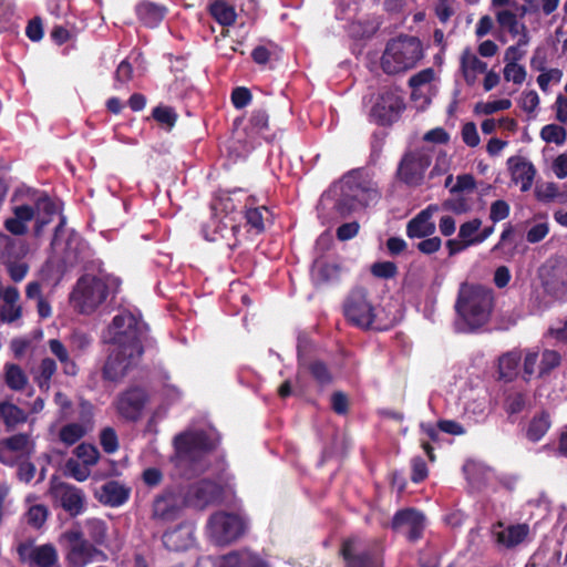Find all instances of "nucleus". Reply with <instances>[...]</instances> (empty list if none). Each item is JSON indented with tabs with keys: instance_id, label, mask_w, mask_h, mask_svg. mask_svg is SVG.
I'll return each instance as SVG.
<instances>
[{
	"instance_id": "f257e3e1",
	"label": "nucleus",
	"mask_w": 567,
	"mask_h": 567,
	"mask_svg": "<svg viewBox=\"0 0 567 567\" xmlns=\"http://www.w3.org/2000/svg\"><path fill=\"white\" fill-rule=\"evenodd\" d=\"M145 323L130 312L113 318L109 328L112 350L103 367V378L117 382L137 364L143 354L142 337Z\"/></svg>"
},
{
	"instance_id": "f03ea898",
	"label": "nucleus",
	"mask_w": 567,
	"mask_h": 567,
	"mask_svg": "<svg viewBox=\"0 0 567 567\" xmlns=\"http://www.w3.org/2000/svg\"><path fill=\"white\" fill-rule=\"evenodd\" d=\"M174 447L172 463L182 476L192 477L207 468L206 454L215 447V441L204 431L187 430L174 437Z\"/></svg>"
},
{
	"instance_id": "7ed1b4c3",
	"label": "nucleus",
	"mask_w": 567,
	"mask_h": 567,
	"mask_svg": "<svg viewBox=\"0 0 567 567\" xmlns=\"http://www.w3.org/2000/svg\"><path fill=\"white\" fill-rule=\"evenodd\" d=\"M494 308L493 290L473 284H462L458 289L455 309L466 331H475L485 326Z\"/></svg>"
},
{
	"instance_id": "20e7f679",
	"label": "nucleus",
	"mask_w": 567,
	"mask_h": 567,
	"mask_svg": "<svg viewBox=\"0 0 567 567\" xmlns=\"http://www.w3.org/2000/svg\"><path fill=\"white\" fill-rule=\"evenodd\" d=\"M340 192V197L334 205L340 217H347L361 207L377 203L381 197L378 184L361 172H352L343 176Z\"/></svg>"
},
{
	"instance_id": "39448f33",
	"label": "nucleus",
	"mask_w": 567,
	"mask_h": 567,
	"mask_svg": "<svg viewBox=\"0 0 567 567\" xmlns=\"http://www.w3.org/2000/svg\"><path fill=\"white\" fill-rule=\"evenodd\" d=\"M121 280L109 274L81 277L71 295V301L81 313H91L100 307L111 292H116Z\"/></svg>"
},
{
	"instance_id": "423d86ee",
	"label": "nucleus",
	"mask_w": 567,
	"mask_h": 567,
	"mask_svg": "<svg viewBox=\"0 0 567 567\" xmlns=\"http://www.w3.org/2000/svg\"><path fill=\"white\" fill-rule=\"evenodd\" d=\"M422 58L421 41L415 37L401 35L386 44L381 66L388 74H398L414 68Z\"/></svg>"
},
{
	"instance_id": "0eeeda50",
	"label": "nucleus",
	"mask_w": 567,
	"mask_h": 567,
	"mask_svg": "<svg viewBox=\"0 0 567 567\" xmlns=\"http://www.w3.org/2000/svg\"><path fill=\"white\" fill-rule=\"evenodd\" d=\"M433 148L420 146L408 150L396 169V177L408 186H420L425 177V173L432 163Z\"/></svg>"
},
{
	"instance_id": "6e6552de",
	"label": "nucleus",
	"mask_w": 567,
	"mask_h": 567,
	"mask_svg": "<svg viewBox=\"0 0 567 567\" xmlns=\"http://www.w3.org/2000/svg\"><path fill=\"white\" fill-rule=\"evenodd\" d=\"M61 538L68 543L66 560L73 567H84L94 560L104 561L107 559L105 553L85 539L79 528L64 532Z\"/></svg>"
},
{
	"instance_id": "1a4fd4ad",
	"label": "nucleus",
	"mask_w": 567,
	"mask_h": 567,
	"mask_svg": "<svg viewBox=\"0 0 567 567\" xmlns=\"http://www.w3.org/2000/svg\"><path fill=\"white\" fill-rule=\"evenodd\" d=\"M343 313L351 324L360 329H369L377 317L368 291L361 287L354 288L348 295L343 303Z\"/></svg>"
},
{
	"instance_id": "9d476101",
	"label": "nucleus",
	"mask_w": 567,
	"mask_h": 567,
	"mask_svg": "<svg viewBox=\"0 0 567 567\" xmlns=\"http://www.w3.org/2000/svg\"><path fill=\"white\" fill-rule=\"evenodd\" d=\"M245 522L236 514L217 512L207 523L209 537L217 545H227L238 539L245 532Z\"/></svg>"
},
{
	"instance_id": "9b49d317",
	"label": "nucleus",
	"mask_w": 567,
	"mask_h": 567,
	"mask_svg": "<svg viewBox=\"0 0 567 567\" xmlns=\"http://www.w3.org/2000/svg\"><path fill=\"white\" fill-rule=\"evenodd\" d=\"M35 452V442L29 433H18L0 440V463L14 466L29 460Z\"/></svg>"
},
{
	"instance_id": "f8f14e48",
	"label": "nucleus",
	"mask_w": 567,
	"mask_h": 567,
	"mask_svg": "<svg viewBox=\"0 0 567 567\" xmlns=\"http://www.w3.org/2000/svg\"><path fill=\"white\" fill-rule=\"evenodd\" d=\"M50 495L54 504L62 507L72 517L82 514L85 509V494L79 487L63 482L52 483Z\"/></svg>"
},
{
	"instance_id": "ddd939ff",
	"label": "nucleus",
	"mask_w": 567,
	"mask_h": 567,
	"mask_svg": "<svg viewBox=\"0 0 567 567\" xmlns=\"http://www.w3.org/2000/svg\"><path fill=\"white\" fill-rule=\"evenodd\" d=\"M403 110L402 96L396 91L386 90L379 95L371 109L370 116L380 125H389L400 117Z\"/></svg>"
},
{
	"instance_id": "4468645a",
	"label": "nucleus",
	"mask_w": 567,
	"mask_h": 567,
	"mask_svg": "<svg viewBox=\"0 0 567 567\" xmlns=\"http://www.w3.org/2000/svg\"><path fill=\"white\" fill-rule=\"evenodd\" d=\"M148 401L146 392L141 388H131L120 393L114 401V406L120 416L127 421L141 419L143 410Z\"/></svg>"
},
{
	"instance_id": "2eb2a0df",
	"label": "nucleus",
	"mask_w": 567,
	"mask_h": 567,
	"mask_svg": "<svg viewBox=\"0 0 567 567\" xmlns=\"http://www.w3.org/2000/svg\"><path fill=\"white\" fill-rule=\"evenodd\" d=\"M539 277L545 290L555 296H561L567 289V266L563 264H545L539 269Z\"/></svg>"
},
{
	"instance_id": "dca6fc26",
	"label": "nucleus",
	"mask_w": 567,
	"mask_h": 567,
	"mask_svg": "<svg viewBox=\"0 0 567 567\" xmlns=\"http://www.w3.org/2000/svg\"><path fill=\"white\" fill-rule=\"evenodd\" d=\"M183 507V501L173 491H165L155 497L152 507V518L159 522H171L177 518Z\"/></svg>"
},
{
	"instance_id": "f3484780",
	"label": "nucleus",
	"mask_w": 567,
	"mask_h": 567,
	"mask_svg": "<svg viewBox=\"0 0 567 567\" xmlns=\"http://www.w3.org/2000/svg\"><path fill=\"white\" fill-rule=\"evenodd\" d=\"M239 226L231 219L218 220L214 218L204 229V236L208 241H224L228 248H234L238 244L237 233Z\"/></svg>"
},
{
	"instance_id": "a211bd4d",
	"label": "nucleus",
	"mask_w": 567,
	"mask_h": 567,
	"mask_svg": "<svg viewBox=\"0 0 567 567\" xmlns=\"http://www.w3.org/2000/svg\"><path fill=\"white\" fill-rule=\"evenodd\" d=\"M221 497V487L212 481H200L189 486L186 502L199 508L215 503Z\"/></svg>"
},
{
	"instance_id": "6ab92c4d",
	"label": "nucleus",
	"mask_w": 567,
	"mask_h": 567,
	"mask_svg": "<svg viewBox=\"0 0 567 567\" xmlns=\"http://www.w3.org/2000/svg\"><path fill=\"white\" fill-rule=\"evenodd\" d=\"M440 212V206L431 204L417 213L406 224V235L409 238H425L435 233L436 226L432 220L434 214Z\"/></svg>"
},
{
	"instance_id": "aec40b11",
	"label": "nucleus",
	"mask_w": 567,
	"mask_h": 567,
	"mask_svg": "<svg viewBox=\"0 0 567 567\" xmlns=\"http://www.w3.org/2000/svg\"><path fill=\"white\" fill-rule=\"evenodd\" d=\"M394 529H404L410 540H416L421 537L425 527V517L421 512L408 508L398 512L392 520Z\"/></svg>"
},
{
	"instance_id": "412c9836",
	"label": "nucleus",
	"mask_w": 567,
	"mask_h": 567,
	"mask_svg": "<svg viewBox=\"0 0 567 567\" xmlns=\"http://www.w3.org/2000/svg\"><path fill=\"white\" fill-rule=\"evenodd\" d=\"M347 567H380L378 560L364 550L359 538L346 540L341 549Z\"/></svg>"
},
{
	"instance_id": "4be33fe9",
	"label": "nucleus",
	"mask_w": 567,
	"mask_h": 567,
	"mask_svg": "<svg viewBox=\"0 0 567 567\" xmlns=\"http://www.w3.org/2000/svg\"><path fill=\"white\" fill-rule=\"evenodd\" d=\"M507 165L512 181L520 185L522 192L529 190L536 175L533 163L522 156H512L507 159Z\"/></svg>"
},
{
	"instance_id": "5701e85b",
	"label": "nucleus",
	"mask_w": 567,
	"mask_h": 567,
	"mask_svg": "<svg viewBox=\"0 0 567 567\" xmlns=\"http://www.w3.org/2000/svg\"><path fill=\"white\" fill-rule=\"evenodd\" d=\"M3 305L0 310V319L3 322L12 323L22 316V308L19 305L20 292L16 287H7L2 291Z\"/></svg>"
},
{
	"instance_id": "b1692460",
	"label": "nucleus",
	"mask_w": 567,
	"mask_h": 567,
	"mask_svg": "<svg viewBox=\"0 0 567 567\" xmlns=\"http://www.w3.org/2000/svg\"><path fill=\"white\" fill-rule=\"evenodd\" d=\"M130 496V488L125 485L116 482L110 481L102 485L99 497L103 504L116 507L124 504Z\"/></svg>"
},
{
	"instance_id": "393cba45",
	"label": "nucleus",
	"mask_w": 567,
	"mask_h": 567,
	"mask_svg": "<svg viewBox=\"0 0 567 567\" xmlns=\"http://www.w3.org/2000/svg\"><path fill=\"white\" fill-rule=\"evenodd\" d=\"M461 68L467 84L473 85L478 74L486 72L487 64L471 50L465 49L461 56Z\"/></svg>"
},
{
	"instance_id": "a878e982",
	"label": "nucleus",
	"mask_w": 567,
	"mask_h": 567,
	"mask_svg": "<svg viewBox=\"0 0 567 567\" xmlns=\"http://www.w3.org/2000/svg\"><path fill=\"white\" fill-rule=\"evenodd\" d=\"M135 10L140 21L150 28L158 25L166 14L164 6L151 1L140 2Z\"/></svg>"
},
{
	"instance_id": "bb28decb",
	"label": "nucleus",
	"mask_w": 567,
	"mask_h": 567,
	"mask_svg": "<svg viewBox=\"0 0 567 567\" xmlns=\"http://www.w3.org/2000/svg\"><path fill=\"white\" fill-rule=\"evenodd\" d=\"M529 535V526L527 524L509 525L497 533V542L507 548L522 544Z\"/></svg>"
},
{
	"instance_id": "cd10ccee",
	"label": "nucleus",
	"mask_w": 567,
	"mask_h": 567,
	"mask_svg": "<svg viewBox=\"0 0 567 567\" xmlns=\"http://www.w3.org/2000/svg\"><path fill=\"white\" fill-rule=\"evenodd\" d=\"M164 546L174 551L186 549L193 542L192 533L188 528L178 526L163 535Z\"/></svg>"
},
{
	"instance_id": "c85d7f7f",
	"label": "nucleus",
	"mask_w": 567,
	"mask_h": 567,
	"mask_svg": "<svg viewBox=\"0 0 567 567\" xmlns=\"http://www.w3.org/2000/svg\"><path fill=\"white\" fill-rule=\"evenodd\" d=\"M0 416L9 431L16 429L19 424H22L28 420L27 413L9 401L0 403Z\"/></svg>"
},
{
	"instance_id": "c756f323",
	"label": "nucleus",
	"mask_w": 567,
	"mask_h": 567,
	"mask_svg": "<svg viewBox=\"0 0 567 567\" xmlns=\"http://www.w3.org/2000/svg\"><path fill=\"white\" fill-rule=\"evenodd\" d=\"M29 561L39 567H52L58 561L56 549L51 544L34 547L30 550Z\"/></svg>"
},
{
	"instance_id": "7c9ffc66",
	"label": "nucleus",
	"mask_w": 567,
	"mask_h": 567,
	"mask_svg": "<svg viewBox=\"0 0 567 567\" xmlns=\"http://www.w3.org/2000/svg\"><path fill=\"white\" fill-rule=\"evenodd\" d=\"M89 431L90 426L85 422L68 423L60 429L59 439L63 444L71 446L84 437Z\"/></svg>"
},
{
	"instance_id": "2f4dec72",
	"label": "nucleus",
	"mask_w": 567,
	"mask_h": 567,
	"mask_svg": "<svg viewBox=\"0 0 567 567\" xmlns=\"http://www.w3.org/2000/svg\"><path fill=\"white\" fill-rule=\"evenodd\" d=\"M496 21L514 37L519 35L520 38L523 34H528L527 27L520 23L516 13L511 10H499L496 13Z\"/></svg>"
},
{
	"instance_id": "473e14b6",
	"label": "nucleus",
	"mask_w": 567,
	"mask_h": 567,
	"mask_svg": "<svg viewBox=\"0 0 567 567\" xmlns=\"http://www.w3.org/2000/svg\"><path fill=\"white\" fill-rule=\"evenodd\" d=\"M247 224L257 233L266 228V224L271 221V213L266 206L249 207L246 209Z\"/></svg>"
},
{
	"instance_id": "72a5a7b5",
	"label": "nucleus",
	"mask_w": 567,
	"mask_h": 567,
	"mask_svg": "<svg viewBox=\"0 0 567 567\" xmlns=\"http://www.w3.org/2000/svg\"><path fill=\"white\" fill-rule=\"evenodd\" d=\"M550 427V417L547 412L535 415L527 427L526 436L532 442H538Z\"/></svg>"
},
{
	"instance_id": "f704fd0d",
	"label": "nucleus",
	"mask_w": 567,
	"mask_h": 567,
	"mask_svg": "<svg viewBox=\"0 0 567 567\" xmlns=\"http://www.w3.org/2000/svg\"><path fill=\"white\" fill-rule=\"evenodd\" d=\"M522 360L520 351L514 350L503 354L498 360V370L501 378L512 380L516 373Z\"/></svg>"
},
{
	"instance_id": "c9c22d12",
	"label": "nucleus",
	"mask_w": 567,
	"mask_h": 567,
	"mask_svg": "<svg viewBox=\"0 0 567 567\" xmlns=\"http://www.w3.org/2000/svg\"><path fill=\"white\" fill-rule=\"evenodd\" d=\"M6 384L13 391H22L28 384V377L23 370L14 363H7L4 367Z\"/></svg>"
},
{
	"instance_id": "e433bc0d",
	"label": "nucleus",
	"mask_w": 567,
	"mask_h": 567,
	"mask_svg": "<svg viewBox=\"0 0 567 567\" xmlns=\"http://www.w3.org/2000/svg\"><path fill=\"white\" fill-rule=\"evenodd\" d=\"M56 363L53 359L44 358L41 360L34 375V379L40 389L48 390L50 388V382L56 372Z\"/></svg>"
},
{
	"instance_id": "4c0bfd02",
	"label": "nucleus",
	"mask_w": 567,
	"mask_h": 567,
	"mask_svg": "<svg viewBox=\"0 0 567 567\" xmlns=\"http://www.w3.org/2000/svg\"><path fill=\"white\" fill-rule=\"evenodd\" d=\"M210 13L223 25H231L236 20L235 9L224 1L214 2Z\"/></svg>"
},
{
	"instance_id": "58836bf2",
	"label": "nucleus",
	"mask_w": 567,
	"mask_h": 567,
	"mask_svg": "<svg viewBox=\"0 0 567 567\" xmlns=\"http://www.w3.org/2000/svg\"><path fill=\"white\" fill-rule=\"evenodd\" d=\"M481 227L482 220L478 218L465 221L460 226L458 238L468 246L478 244L477 238Z\"/></svg>"
},
{
	"instance_id": "ea45409f",
	"label": "nucleus",
	"mask_w": 567,
	"mask_h": 567,
	"mask_svg": "<svg viewBox=\"0 0 567 567\" xmlns=\"http://www.w3.org/2000/svg\"><path fill=\"white\" fill-rule=\"evenodd\" d=\"M530 41L529 34H523L516 44L508 47L504 53V62L505 63H518L525 54V48L528 45Z\"/></svg>"
},
{
	"instance_id": "a19ab883",
	"label": "nucleus",
	"mask_w": 567,
	"mask_h": 567,
	"mask_svg": "<svg viewBox=\"0 0 567 567\" xmlns=\"http://www.w3.org/2000/svg\"><path fill=\"white\" fill-rule=\"evenodd\" d=\"M74 454L89 467L94 466L100 460L99 450L94 445L87 443H81L78 445L74 450Z\"/></svg>"
},
{
	"instance_id": "79ce46f5",
	"label": "nucleus",
	"mask_w": 567,
	"mask_h": 567,
	"mask_svg": "<svg viewBox=\"0 0 567 567\" xmlns=\"http://www.w3.org/2000/svg\"><path fill=\"white\" fill-rule=\"evenodd\" d=\"M434 79V70L424 69L410 78L409 84L412 87L411 97L416 100V93L425 85L430 84Z\"/></svg>"
},
{
	"instance_id": "37998d69",
	"label": "nucleus",
	"mask_w": 567,
	"mask_h": 567,
	"mask_svg": "<svg viewBox=\"0 0 567 567\" xmlns=\"http://www.w3.org/2000/svg\"><path fill=\"white\" fill-rule=\"evenodd\" d=\"M560 364V354L555 350H545L538 364V375L544 377Z\"/></svg>"
},
{
	"instance_id": "c03bdc74",
	"label": "nucleus",
	"mask_w": 567,
	"mask_h": 567,
	"mask_svg": "<svg viewBox=\"0 0 567 567\" xmlns=\"http://www.w3.org/2000/svg\"><path fill=\"white\" fill-rule=\"evenodd\" d=\"M566 130L556 124H548L542 128L540 136L547 143L561 145L566 141Z\"/></svg>"
},
{
	"instance_id": "a18cd8bd",
	"label": "nucleus",
	"mask_w": 567,
	"mask_h": 567,
	"mask_svg": "<svg viewBox=\"0 0 567 567\" xmlns=\"http://www.w3.org/2000/svg\"><path fill=\"white\" fill-rule=\"evenodd\" d=\"M85 527L92 540L95 544H103L106 539V525L102 519L90 518L85 522Z\"/></svg>"
},
{
	"instance_id": "49530a36",
	"label": "nucleus",
	"mask_w": 567,
	"mask_h": 567,
	"mask_svg": "<svg viewBox=\"0 0 567 567\" xmlns=\"http://www.w3.org/2000/svg\"><path fill=\"white\" fill-rule=\"evenodd\" d=\"M65 472L78 482H84L91 474V470L87 465L80 463L79 460L74 458H69L66 461Z\"/></svg>"
},
{
	"instance_id": "de8ad7c7",
	"label": "nucleus",
	"mask_w": 567,
	"mask_h": 567,
	"mask_svg": "<svg viewBox=\"0 0 567 567\" xmlns=\"http://www.w3.org/2000/svg\"><path fill=\"white\" fill-rule=\"evenodd\" d=\"M503 73L506 81L518 85L526 80L527 75L526 69L518 63H505Z\"/></svg>"
},
{
	"instance_id": "09e8293b",
	"label": "nucleus",
	"mask_w": 567,
	"mask_h": 567,
	"mask_svg": "<svg viewBox=\"0 0 567 567\" xmlns=\"http://www.w3.org/2000/svg\"><path fill=\"white\" fill-rule=\"evenodd\" d=\"M527 405L526 394L522 392H515L507 396L505 401V410L508 414H518Z\"/></svg>"
},
{
	"instance_id": "8fccbe9b",
	"label": "nucleus",
	"mask_w": 567,
	"mask_h": 567,
	"mask_svg": "<svg viewBox=\"0 0 567 567\" xmlns=\"http://www.w3.org/2000/svg\"><path fill=\"white\" fill-rule=\"evenodd\" d=\"M512 106V101L508 99H502L496 101H488L485 103H478L475 107L476 112L489 115L498 111L508 110Z\"/></svg>"
},
{
	"instance_id": "3c124183",
	"label": "nucleus",
	"mask_w": 567,
	"mask_h": 567,
	"mask_svg": "<svg viewBox=\"0 0 567 567\" xmlns=\"http://www.w3.org/2000/svg\"><path fill=\"white\" fill-rule=\"evenodd\" d=\"M518 105L528 114L535 113L539 105L538 93L534 90L524 91L518 99Z\"/></svg>"
},
{
	"instance_id": "603ef678",
	"label": "nucleus",
	"mask_w": 567,
	"mask_h": 567,
	"mask_svg": "<svg viewBox=\"0 0 567 567\" xmlns=\"http://www.w3.org/2000/svg\"><path fill=\"white\" fill-rule=\"evenodd\" d=\"M48 508L44 505H33L27 513V522L29 525L40 528L47 520Z\"/></svg>"
},
{
	"instance_id": "864d4df0",
	"label": "nucleus",
	"mask_w": 567,
	"mask_h": 567,
	"mask_svg": "<svg viewBox=\"0 0 567 567\" xmlns=\"http://www.w3.org/2000/svg\"><path fill=\"white\" fill-rule=\"evenodd\" d=\"M549 233V225L547 221L534 223L527 230L526 239L530 244H536L543 240Z\"/></svg>"
},
{
	"instance_id": "5fc2aeb1",
	"label": "nucleus",
	"mask_w": 567,
	"mask_h": 567,
	"mask_svg": "<svg viewBox=\"0 0 567 567\" xmlns=\"http://www.w3.org/2000/svg\"><path fill=\"white\" fill-rule=\"evenodd\" d=\"M100 443L104 452L112 454L118 449V440L112 427H105L100 435Z\"/></svg>"
},
{
	"instance_id": "6e6d98bb",
	"label": "nucleus",
	"mask_w": 567,
	"mask_h": 567,
	"mask_svg": "<svg viewBox=\"0 0 567 567\" xmlns=\"http://www.w3.org/2000/svg\"><path fill=\"white\" fill-rule=\"evenodd\" d=\"M153 117L168 126V127H173L175 125V122L177 120V115L176 113L174 112V110L172 107H168V106H157L153 110Z\"/></svg>"
},
{
	"instance_id": "4d7b16f0",
	"label": "nucleus",
	"mask_w": 567,
	"mask_h": 567,
	"mask_svg": "<svg viewBox=\"0 0 567 567\" xmlns=\"http://www.w3.org/2000/svg\"><path fill=\"white\" fill-rule=\"evenodd\" d=\"M511 207L507 202L503 199H497L492 203L489 208V219L493 223H498L504 220L509 215Z\"/></svg>"
},
{
	"instance_id": "13d9d810",
	"label": "nucleus",
	"mask_w": 567,
	"mask_h": 567,
	"mask_svg": "<svg viewBox=\"0 0 567 567\" xmlns=\"http://www.w3.org/2000/svg\"><path fill=\"white\" fill-rule=\"evenodd\" d=\"M536 196L539 200L550 202L559 196L558 186L555 183H544L536 187Z\"/></svg>"
},
{
	"instance_id": "bf43d9fd",
	"label": "nucleus",
	"mask_w": 567,
	"mask_h": 567,
	"mask_svg": "<svg viewBox=\"0 0 567 567\" xmlns=\"http://www.w3.org/2000/svg\"><path fill=\"white\" fill-rule=\"evenodd\" d=\"M398 268L391 261L375 262L371 267V272L379 278H392L396 275Z\"/></svg>"
},
{
	"instance_id": "052dcab7",
	"label": "nucleus",
	"mask_w": 567,
	"mask_h": 567,
	"mask_svg": "<svg viewBox=\"0 0 567 567\" xmlns=\"http://www.w3.org/2000/svg\"><path fill=\"white\" fill-rule=\"evenodd\" d=\"M539 353L535 350H528L524 358V379L529 380L536 372L539 364Z\"/></svg>"
},
{
	"instance_id": "680f3d73",
	"label": "nucleus",
	"mask_w": 567,
	"mask_h": 567,
	"mask_svg": "<svg viewBox=\"0 0 567 567\" xmlns=\"http://www.w3.org/2000/svg\"><path fill=\"white\" fill-rule=\"evenodd\" d=\"M462 140L470 147H476L480 144V135L475 123H465L462 127Z\"/></svg>"
},
{
	"instance_id": "e2e57ef3",
	"label": "nucleus",
	"mask_w": 567,
	"mask_h": 567,
	"mask_svg": "<svg viewBox=\"0 0 567 567\" xmlns=\"http://www.w3.org/2000/svg\"><path fill=\"white\" fill-rule=\"evenodd\" d=\"M563 78V72L559 69H550L546 72H543L537 78V83L543 92L548 91V85L551 81L560 82Z\"/></svg>"
},
{
	"instance_id": "0e129e2a",
	"label": "nucleus",
	"mask_w": 567,
	"mask_h": 567,
	"mask_svg": "<svg viewBox=\"0 0 567 567\" xmlns=\"http://www.w3.org/2000/svg\"><path fill=\"white\" fill-rule=\"evenodd\" d=\"M309 369H310V372L313 375V378L320 384L324 385V384H328L331 382V380H332L331 374H330L328 368L326 367V364H323L322 362L316 361L310 364Z\"/></svg>"
},
{
	"instance_id": "69168bd1",
	"label": "nucleus",
	"mask_w": 567,
	"mask_h": 567,
	"mask_svg": "<svg viewBox=\"0 0 567 567\" xmlns=\"http://www.w3.org/2000/svg\"><path fill=\"white\" fill-rule=\"evenodd\" d=\"M7 270L14 282H20L25 278L29 266L25 262L8 261Z\"/></svg>"
},
{
	"instance_id": "338daca9",
	"label": "nucleus",
	"mask_w": 567,
	"mask_h": 567,
	"mask_svg": "<svg viewBox=\"0 0 567 567\" xmlns=\"http://www.w3.org/2000/svg\"><path fill=\"white\" fill-rule=\"evenodd\" d=\"M442 246V239L437 236L425 237L417 244V249L425 255H432L440 250Z\"/></svg>"
},
{
	"instance_id": "774afa93",
	"label": "nucleus",
	"mask_w": 567,
	"mask_h": 567,
	"mask_svg": "<svg viewBox=\"0 0 567 567\" xmlns=\"http://www.w3.org/2000/svg\"><path fill=\"white\" fill-rule=\"evenodd\" d=\"M251 101V93L248 89L239 86L231 93V102L236 109H243Z\"/></svg>"
}]
</instances>
